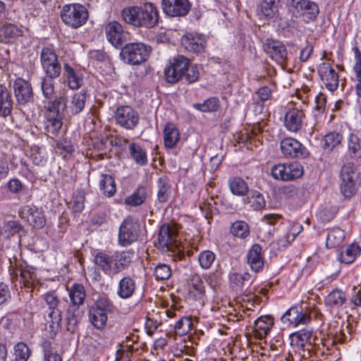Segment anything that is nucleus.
Segmentation results:
<instances>
[{
    "label": "nucleus",
    "instance_id": "f257e3e1",
    "mask_svg": "<svg viewBox=\"0 0 361 361\" xmlns=\"http://www.w3.org/2000/svg\"><path fill=\"white\" fill-rule=\"evenodd\" d=\"M121 16L125 22L138 27H153L159 20L158 11L152 3L125 8Z\"/></svg>",
    "mask_w": 361,
    "mask_h": 361
},
{
    "label": "nucleus",
    "instance_id": "f03ea898",
    "mask_svg": "<svg viewBox=\"0 0 361 361\" xmlns=\"http://www.w3.org/2000/svg\"><path fill=\"white\" fill-rule=\"evenodd\" d=\"M66 107V97L64 94L56 97L46 106L44 130L49 137L56 135L61 128Z\"/></svg>",
    "mask_w": 361,
    "mask_h": 361
},
{
    "label": "nucleus",
    "instance_id": "7ed1b4c3",
    "mask_svg": "<svg viewBox=\"0 0 361 361\" xmlns=\"http://www.w3.org/2000/svg\"><path fill=\"white\" fill-rule=\"evenodd\" d=\"M61 18L67 26L78 29L86 23L89 13L87 8L82 4H67L62 8Z\"/></svg>",
    "mask_w": 361,
    "mask_h": 361
},
{
    "label": "nucleus",
    "instance_id": "20e7f679",
    "mask_svg": "<svg viewBox=\"0 0 361 361\" xmlns=\"http://www.w3.org/2000/svg\"><path fill=\"white\" fill-rule=\"evenodd\" d=\"M112 310L111 302L106 298H100L88 312L89 320L97 329H102L106 324L107 313Z\"/></svg>",
    "mask_w": 361,
    "mask_h": 361
},
{
    "label": "nucleus",
    "instance_id": "39448f33",
    "mask_svg": "<svg viewBox=\"0 0 361 361\" xmlns=\"http://www.w3.org/2000/svg\"><path fill=\"white\" fill-rule=\"evenodd\" d=\"M150 51V47L143 43H129L123 47L121 55L124 61L137 65L147 59Z\"/></svg>",
    "mask_w": 361,
    "mask_h": 361
},
{
    "label": "nucleus",
    "instance_id": "423d86ee",
    "mask_svg": "<svg viewBox=\"0 0 361 361\" xmlns=\"http://www.w3.org/2000/svg\"><path fill=\"white\" fill-rule=\"evenodd\" d=\"M271 174L276 180L290 181L300 178L303 174V167L297 161L278 164L272 166Z\"/></svg>",
    "mask_w": 361,
    "mask_h": 361
},
{
    "label": "nucleus",
    "instance_id": "0eeeda50",
    "mask_svg": "<svg viewBox=\"0 0 361 361\" xmlns=\"http://www.w3.org/2000/svg\"><path fill=\"white\" fill-rule=\"evenodd\" d=\"M340 176L342 194L346 197L353 196L356 192L355 184L358 178V173L354 164L351 163L344 164L341 169Z\"/></svg>",
    "mask_w": 361,
    "mask_h": 361
},
{
    "label": "nucleus",
    "instance_id": "6e6552de",
    "mask_svg": "<svg viewBox=\"0 0 361 361\" xmlns=\"http://www.w3.org/2000/svg\"><path fill=\"white\" fill-rule=\"evenodd\" d=\"M189 59L182 55L173 59L169 65L164 69V76L166 81L174 84L183 78L185 71L188 68Z\"/></svg>",
    "mask_w": 361,
    "mask_h": 361
},
{
    "label": "nucleus",
    "instance_id": "1a4fd4ad",
    "mask_svg": "<svg viewBox=\"0 0 361 361\" xmlns=\"http://www.w3.org/2000/svg\"><path fill=\"white\" fill-rule=\"evenodd\" d=\"M42 67L47 77L58 78L61 72V67L55 51L49 48L44 47L40 54Z\"/></svg>",
    "mask_w": 361,
    "mask_h": 361
},
{
    "label": "nucleus",
    "instance_id": "9d476101",
    "mask_svg": "<svg viewBox=\"0 0 361 361\" xmlns=\"http://www.w3.org/2000/svg\"><path fill=\"white\" fill-rule=\"evenodd\" d=\"M114 118L116 123L126 130H133L140 120L137 112L129 106L118 107L115 111Z\"/></svg>",
    "mask_w": 361,
    "mask_h": 361
},
{
    "label": "nucleus",
    "instance_id": "9b49d317",
    "mask_svg": "<svg viewBox=\"0 0 361 361\" xmlns=\"http://www.w3.org/2000/svg\"><path fill=\"white\" fill-rule=\"evenodd\" d=\"M140 226L137 221L130 217L126 218L119 228L118 242L127 246L135 242L139 236Z\"/></svg>",
    "mask_w": 361,
    "mask_h": 361
},
{
    "label": "nucleus",
    "instance_id": "f8f14e48",
    "mask_svg": "<svg viewBox=\"0 0 361 361\" xmlns=\"http://www.w3.org/2000/svg\"><path fill=\"white\" fill-rule=\"evenodd\" d=\"M281 153L286 158L304 159L309 152L298 140L287 137L283 138L280 143Z\"/></svg>",
    "mask_w": 361,
    "mask_h": 361
},
{
    "label": "nucleus",
    "instance_id": "ddd939ff",
    "mask_svg": "<svg viewBox=\"0 0 361 361\" xmlns=\"http://www.w3.org/2000/svg\"><path fill=\"white\" fill-rule=\"evenodd\" d=\"M283 324L296 327L300 324H307L311 321V317L306 312H303L301 305H294L289 308L281 317Z\"/></svg>",
    "mask_w": 361,
    "mask_h": 361
},
{
    "label": "nucleus",
    "instance_id": "4468645a",
    "mask_svg": "<svg viewBox=\"0 0 361 361\" xmlns=\"http://www.w3.org/2000/svg\"><path fill=\"white\" fill-rule=\"evenodd\" d=\"M13 91L18 104L25 106L32 102L33 90L28 81L23 78H17L13 83Z\"/></svg>",
    "mask_w": 361,
    "mask_h": 361
},
{
    "label": "nucleus",
    "instance_id": "2eb2a0df",
    "mask_svg": "<svg viewBox=\"0 0 361 361\" xmlns=\"http://www.w3.org/2000/svg\"><path fill=\"white\" fill-rule=\"evenodd\" d=\"M20 216L32 227L42 228L46 224V219L42 209L35 206L26 205L20 211Z\"/></svg>",
    "mask_w": 361,
    "mask_h": 361
},
{
    "label": "nucleus",
    "instance_id": "dca6fc26",
    "mask_svg": "<svg viewBox=\"0 0 361 361\" xmlns=\"http://www.w3.org/2000/svg\"><path fill=\"white\" fill-rule=\"evenodd\" d=\"M318 73L321 80L330 90L334 91L338 86V75L329 62H323L318 67Z\"/></svg>",
    "mask_w": 361,
    "mask_h": 361
},
{
    "label": "nucleus",
    "instance_id": "f3484780",
    "mask_svg": "<svg viewBox=\"0 0 361 361\" xmlns=\"http://www.w3.org/2000/svg\"><path fill=\"white\" fill-rule=\"evenodd\" d=\"M265 51L278 63L283 65L287 60L286 47L279 41L267 39L264 45Z\"/></svg>",
    "mask_w": 361,
    "mask_h": 361
},
{
    "label": "nucleus",
    "instance_id": "a211bd4d",
    "mask_svg": "<svg viewBox=\"0 0 361 361\" xmlns=\"http://www.w3.org/2000/svg\"><path fill=\"white\" fill-rule=\"evenodd\" d=\"M178 231L175 226L164 224L161 226L158 235L159 248L164 250H169L172 248L176 241Z\"/></svg>",
    "mask_w": 361,
    "mask_h": 361
},
{
    "label": "nucleus",
    "instance_id": "6ab92c4d",
    "mask_svg": "<svg viewBox=\"0 0 361 361\" xmlns=\"http://www.w3.org/2000/svg\"><path fill=\"white\" fill-rule=\"evenodd\" d=\"M163 10L172 17L184 16L190 10L188 0H163Z\"/></svg>",
    "mask_w": 361,
    "mask_h": 361
},
{
    "label": "nucleus",
    "instance_id": "aec40b11",
    "mask_svg": "<svg viewBox=\"0 0 361 361\" xmlns=\"http://www.w3.org/2000/svg\"><path fill=\"white\" fill-rule=\"evenodd\" d=\"M304 117L305 114L302 110L298 108L289 109L284 116V126L288 131L297 133L302 126Z\"/></svg>",
    "mask_w": 361,
    "mask_h": 361
},
{
    "label": "nucleus",
    "instance_id": "412c9836",
    "mask_svg": "<svg viewBox=\"0 0 361 361\" xmlns=\"http://www.w3.org/2000/svg\"><path fill=\"white\" fill-rule=\"evenodd\" d=\"M181 44L189 51L200 53L204 50V37L197 33H187L181 38Z\"/></svg>",
    "mask_w": 361,
    "mask_h": 361
},
{
    "label": "nucleus",
    "instance_id": "4be33fe9",
    "mask_svg": "<svg viewBox=\"0 0 361 361\" xmlns=\"http://www.w3.org/2000/svg\"><path fill=\"white\" fill-rule=\"evenodd\" d=\"M94 263L105 274L110 276L116 275L114 255H109L104 252H97L94 256Z\"/></svg>",
    "mask_w": 361,
    "mask_h": 361
},
{
    "label": "nucleus",
    "instance_id": "5701e85b",
    "mask_svg": "<svg viewBox=\"0 0 361 361\" xmlns=\"http://www.w3.org/2000/svg\"><path fill=\"white\" fill-rule=\"evenodd\" d=\"M247 262L252 271L258 273L264 268V260L262 255V247L259 244L253 245L247 255Z\"/></svg>",
    "mask_w": 361,
    "mask_h": 361
},
{
    "label": "nucleus",
    "instance_id": "b1692460",
    "mask_svg": "<svg viewBox=\"0 0 361 361\" xmlns=\"http://www.w3.org/2000/svg\"><path fill=\"white\" fill-rule=\"evenodd\" d=\"M105 33L108 41L114 47L122 44L123 39V29L122 25L116 22L112 21L105 26Z\"/></svg>",
    "mask_w": 361,
    "mask_h": 361
},
{
    "label": "nucleus",
    "instance_id": "393cba45",
    "mask_svg": "<svg viewBox=\"0 0 361 361\" xmlns=\"http://www.w3.org/2000/svg\"><path fill=\"white\" fill-rule=\"evenodd\" d=\"M312 334V329L305 327L290 335V344L295 351L303 350Z\"/></svg>",
    "mask_w": 361,
    "mask_h": 361
},
{
    "label": "nucleus",
    "instance_id": "a878e982",
    "mask_svg": "<svg viewBox=\"0 0 361 361\" xmlns=\"http://www.w3.org/2000/svg\"><path fill=\"white\" fill-rule=\"evenodd\" d=\"M274 325V319L269 315L259 317L254 325L255 336L258 338H265Z\"/></svg>",
    "mask_w": 361,
    "mask_h": 361
},
{
    "label": "nucleus",
    "instance_id": "bb28decb",
    "mask_svg": "<svg viewBox=\"0 0 361 361\" xmlns=\"http://www.w3.org/2000/svg\"><path fill=\"white\" fill-rule=\"evenodd\" d=\"M17 279L25 287L32 288L37 281L35 268L30 266L22 267L16 271Z\"/></svg>",
    "mask_w": 361,
    "mask_h": 361
},
{
    "label": "nucleus",
    "instance_id": "cd10ccee",
    "mask_svg": "<svg viewBox=\"0 0 361 361\" xmlns=\"http://www.w3.org/2000/svg\"><path fill=\"white\" fill-rule=\"evenodd\" d=\"M87 96L85 92H80L75 93L72 98L71 103L68 104L66 100V107L65 111L71 115L78 114L82 111L85 105Z\"/></svg>",
    "mask_w": 361,
    "mask_h": 361
},
{
    "label": "nucleus",
    "instance_id": "c85d7f7f",
    "mask_svg": "<svg viewBox=\"0 0 361 361\" xmlns=\"http://www.w3.org/2000/svg\"><path fill=\"white\" fill-rule=\"evenodd\" d=\"M180 139V133L172 123H168L164 128V142L167 148H173Z\"/></svg>",
    "mask_w": 361,
    "mask_h": 361
},
{
    "label": "nucleus",
    "instance_id": "c756f323",
    "mask_svg": "<svg viewBox=\"0 0 361 361\" xmlns=\"http://www.w3.org/2000/svg\"><path fill=\"white\" fill-rule=\"evenodd\" d=\"M13 104L10 92L5 86L0 85V116L6 117L10 115Z\"/></svg>",
    "mask_w": 361,
    "mask_h": 361
},
{
    "label": "nucleus",
    "instance_id": "7c9ffc66",
    "mask_svg": "<svg viewBox=\"0 0 361 361\" xmlns=\"http://www.w3.org/2000/svg\"><path fill=\"white\" fill-rule=\"evenodd\" d=\"M135 288V281L130 276H126L118 283L117 294L121 298L127 299L133 295Z\"/></svg>",
    "mask_w": 361,
    "mask_h": 361
},
{
    "label": "nucleus",
    "instance_id": "2f4dec72",
    "mask_svg": "<svg viewBox=\"0 0 361 361\" xmlns=\"http://www.w3.org/2000/svg\"><path fill=\"white\" fill-rule=\"evenodd\" d=\"M281 6V0H262L259 5L262 14L267 18L276 17Z\"/></svg>",
    "mask_w": 361,
    "mask_h": 361
},
{
    "label": "nucleus",
    "instance_id": "473e14b6",
    "mask_svg": "<svg viewBox=\"0 0 361 361\" xmlns=\"http://www.w3.org/2000/svg\"><path fill=\"white\" fill-rule=\"evenodd\" d=\"M133 256V252L130 251L116 252L114 254L116 275L129 265Z\"/></svg>",
    "mask_w": 361,
    "mask_h": 361
},
{
    "label": "nucleus",
    "instance_id": "72a5a7b5",
    "mask_svg": "<svg viewBox=\"0 0 361 361\" xmlns=\"http://www.w3.org/2000/svg\"><path fill=\"white\" fill-rule=\"evenodd\" d=\"M229 281L231 287L236 290H239L251 283V276L247 272L243 274L232 272L229 275Z\"/></svg>",
    "mask_w": 361,
    "mask_h": 361
},
{
    "label": "nucleus",
    "instance_id": "f704fd0d",
    "mask_svg": "<svg viewBox=\"0 0 361 361\" xmlns=\"http://www.w3.org/2000/svg\"><path fill=\"white\" fill-rule=\"evenodd\" d=\"M130 158L138 165L145 166L147 164L146 151L137 143L133 142L129 145Z\"/></svg>",
    "mask_w": 361,
    "mask_h": 361
},
{
    "label": "nucleus",
    "instance_id": "c9c22d12",
    "mask_svg": "<svg viewBox=\"0 0 361 361\" xmlns=\"http://www.w3.org/2000/svg\"><path fill=\"white\" fill-rule=\"evenodd\" d=\"M345 301V293L339 289L333 290L325 298L326 305L335 308L341 307Z\"/></svg>",
    "mask_w": 361,
    "mask_h": 361
},
{
    "label": "nucleus",
    "instance_id": "e433bc0d",
    "mask_svg": "<svg viewBox=\"0 0 361 361\" xmlns=\"http://www.w3.org/2000/svg\"><path fill=\"white\" fill-rule=\"evenodd\" d=\"M345 239V231L340 228H331L327 235L326 245L329 248L338 247Z\"/></svg>",
    "mask_w": 361,
    "mask_h": 361
},
{
    "label": "nucleus",
    "instance_id": "4c0bfd02",
    "mask_svg": "<svg viewBox=\"0 0 361 361\" xmlns=\"http://www.w3.org/2000/svg\"><path fill=\"white\" fill-rule=\"evenodd\" d=\"M147 198V190L145 187H138L130 195L125 198L126 205L137 207L143 204Z\"/></svg>",
    "mask_w": 361,
    "mask_h": 361
},
{
    "label": "nucleus",
    "instance_id": "58836bf2",
    "mask_svg": "<svg viewBox=\"0 0 361 361\" xmlns=\"http://www.w3.org/2000/svg\"><path fill=\"white\" fill-rule=\"evenodd\" d=\"M157 198L160 202H166L171 192V185L168 178L160 177L157 182Z\"/></svg>",
    "mask_w": 361,
    "mask_h": 361
},
{
    "label": "nucleus",
    "instance_id": "ea45409f",
    "mask_svg": "<svg viewBox=\"0 0 361 361\" xmlns=\"http://www.w3.org/2000/svg\"><path fill=\"white\" fill-rule=\"evenodd\" d=\"M99 188L106 197H112L116 191V185L113 177L109 174H102L99 180Z\"/></svg>",
    "mask_w": 361,
    "mask_h": 361
},
{
    "label": "nucleus",
    "instance_id": "a19ab883",
    "mask_svg": "<svg viewBox=\"0 0 361 361\" xmlns=\"http://www.w3.org/2000/svg\"><path fill=\"white\" fill-rule=\"evenodd\" d=\"M245 202L248 204L250 207L255 211H260L265 207L266 201L264 195L259 191L253 190L247 196Z\"/></svg>",
    "mask_w": 361,
    "mask_h": 361
},
{
    "label": "nucleus",
    "instance_id": "79ce46f5",
    "mask_svg": "<svg viewBox=\"0 0 361 361\" xmlns=\"http://www.w3.org/2000/svg\"><path fill=\"white\" fill-rule=\"evenodd\" d=\"M361 252V248L355 245L351 244L348 246L345 250L341 252L339 255V260L341 262L348 264L353 263L356 259L357 256Z\"/></svg>",
    "mask_w": 361,
    "mask_h": 361
},
{
    "label": "nucleus",
    "instance_id": "37998d69",
    "mask_svg": "<svg viewBox=\"0 0 361 361\" xmlns=\"http://www.w3.org/2000/svg\"><path fill=\"white\" fill-rule=\"evenodd\" d=\"M342 135L336 132H331L326 134L322 140V147L327 152H331L334 148L341 145Z\"/></svg>",
    "mask_w": 361,
    "mask_h": 361
},
{
    "label": "nucleus",
    "instance_id": "c03bdc74",
    "mask_svg": "<svg viewBox=\"0 0 361 361\" xmlns=\"http://www.w3.org/2000/svg\"><path fill=\"white\" fill-rule=\"evenodd\" d=\"M352 81L354 83L356 95L361 98V56L358 51L353 68Z\"/></svg>",
    "mask_w": 361,
    "mask_h": 361
},
{
    "label": "nucleus",
    "instance_id": "a18cd8bd",
    "mask_svg": "<svg viewBox=\"0 0 361 361\" xmlns=\"http://www.w3.org/2000/svg\"><path fill=\"white\" fill-rule=\"evenodd\" d=\"M228 184L231 192L235 195L244 196L248 191L247 183L240 177L231 178Z\"/></svg>",
    "mask_w": 361,
    "mask_h": 361
},
{
    "label": "nucleus",
    "instance_id": "49530a36",
    "mask_svg": "<svg viewBox=\"0 0 361 361\" xmlns=\"http://www.w3.org/2000/svg\"><path fill=\"white\" fill-rule=\"evenodd\" d=\"M83 311L81 310L78 305H71L66 313V319L68 322V329L74 327L82 319Z\"/></svg>",
    "mask_w": 361,
    "mask_h": 361
},
{
    "label": "nucleus",
    "instance_id": "de8ad7c7",
    "mask_svg": "<svg viewBox=\"0 0 361 361\" xmlns=\"http://www.w3.org/2000/svg\"><path fill=\"white\" fill-rule=\"evenodd\" d=\"M72 305H81L84 302L85 292L82 286L75 284L69 292Z\"/></svg>",
    "mask_w": 361,
    "mask_h": 361
},
{
    "label": "nucleus",
    "instance_id": "09e8293b",
    "mask_svg": "<svg viewBox=\"0 0 361 361\" xmlns=\"http://www.w3.org/2000/svg\"><path fill=\"white\" fill-rule=\"evenodd\" d=\"M43 299L50 310L48 315H51V314L55 312L61 314V310L58 308L59 304V297L55 291L46 293L43 295Z\"/></svg>",
    "mask_w": 361,
    "mask_h": 361
},
{
    "label": "nucleus",
    "instance_id": "8fccbe9b",
    "mask_svg": "<svg viewBox=\"0 0 361 361\" xmlns=\"http://www.w3.org/2000/svg\"><path fill=\"white\" fill-rule=\"evenodd\" d=\"M63 68L64 73L67 76L69 87L73 90L78 89L81 85V79L69 64L65 63Z\"/></svg>",
    "mask_w": 361,
    "mask_h": 361
},
{
    "label": "nucleus",
    "instance_id": "3c124183",
    "mask_svg": "<svg viewBox=\"0 0 361 361\" xmlns=\"http://www.w3.org/2000/svg\"><path fill=\"white\" fill-rule=\"evenodd\" d=\"M231 233L235 237L245 238L250 234L248 224L244 221H237L232 224Z\"/></svg>",
    "mask_w": 361,
    "mask_h": 361
},
{
    "label": "nucleus",
    "instance_id": "603ef678",
    "mask_svg": "<svg viewBox=\"0 0 361 361\" xmlns=\"http://www.w3.org/2000/svg\"><path fill=\"white\" fill-rule=\"evenodd\" d=\"M23 31L16 25L8 24L0 29V36L4 37L6 42H10L14 37L21 35Z\"/></svg>",
    "mask_w": 361,
    "mask_h": 361
},
{
    "label": "nucleus",
    "instance_id": "864d4df0",
    "mask_svg": "<svg viewBox=\"0 0 361 361\" xmlns=\"http://www.w3.org/2000/svg\"><path fill=\"white\" fill-rule=\"evenodd\" d=\"M22 230V226L16 221H8L5 222L2 227H0V235H5L6 238H11Z\"/></svg>",
    "mask_w": 361,
    "mask_h": 361
},
{
    "label": "nucleus",
    "instance_id": "5fc2aeb1",
    "mask_svg": "<svg viewBox=\"0 0 361 361\" xmlns=\"http://www.w3.org/2000/svg\"><path fill=\"white\" fill-rule=\"evenodd\" d=\"M192 320L190 317H182L174 326V332L176 335L182 336L186 335L191 329Z\"/></svg>",
    "mask_w": 361,
    "mask_h": 361
},
{
    "label": "nucleus",
    "instance_id": "6e6d98bb",
    "mask_svg": "<svg viewBox=\"0 0 361 361\" xmlns=\"http://www.w3.org/2000/svg\"><path fill=\"white\" fill-rule=\"evenodd\" d=\"M172 271L169 265L158 264L154 268V276L157 281H165L171 276Z\"/></svg>",
    "mask_w": 361,
    "mask_h": 361
},
{
    "label": "nucleus",
    "instance_id": "4d7b16f0",
    "mask_svg": "<svg viewBox=\"0 0 361 361\" xmlns=\"http://www.w3.org/2000/svg\"><path fill=\"white\" fill-rule=\"evenodd\" d=\"M47 324L50 331V336L54 337L56 335L60 329L61 322V314L57 312H53L51 315H48Z\"/></svg>",
    "mask_w": 361,
    "mask_h": 361
},
{
    "label": "nucleus",
    "instance_id": "13d9d810",
    "mask_svg": "<svg viewBox=\"0 0 361 361\" xmlns=\"http://www.w3.org/2000/svg\"><path fill=\"white\" fill-rule=\"evenodd\" d=\"M14 350L16 361H27L30 355V352L27 345L23 342L17 343L15 346Z\"/></svg>",
    "mask_w": 361,
    "mask_h": 361
},
{
    "label": "nucleus",
    "instance_id": "bf43d9fd",
    "mask_svg": "<svg viewBox=\"0 0 361 361\" xmlns=\"http://www.w3.org/2000/svg\"><path fill=\"white\" fill-rule=\"evenodd\" d=\"M42 348L44 352V361H61V357L53 350L49 341H44L42 343Z\"/></svg>",
    "mask_w": 361,
    "mask_h": 361
},
{
    "label": "nucleus",
    "instance_id": "052dcab7",
    "mask_svg": "<svg viewBox=\"0 0 361 361\" xmlns=\"http://www.w3.org/2000/svg\"><path fill=\"white\" fill-rule=\"evenodd\" d=\"M301 14L307 18V20H312L317 16L319 13V8L316 4L307 1L305 6L300 11Z\"/></svg>",
    "mask_w": 361,
    "mask_h": 361
},
{
    "label": "nucleus",
    "instance_id": "680f3d73",
    "mask_svg": "<svg viewBox=\"0 0 361 361\" xmlns=\"http://www.w3.org/2000/svg\"><path fill=\"white\" fill-rule=\"evenodd\" d=\"M194 107L203 112L216 111L219 108V101L215 98H210L202 104H195Z\"/></svg>",
    "mask_w": 361,
    "mask_h": 361
},
{
    "label": "nucleus",
    "instance_id": "e2e57ef3",
    "mask_svg": "<svg viewBox=\"0 0 361 361\" xmlns=\"http://www.w3.org/2000/svg\"><path fill=\"white\" fill-rule=\"evenodd\" d=\"M303 228L302 225L298 223H294L290 225L288 231L284 236L285 241L286 243H283V240H280L281 243H283V246L287 245L294 240L295 237L302 231Z\"/></svg>",
    "mask_w": 361,
    "mask_h": 361
},
{
    "label": "nucleus",
    "instance_id": "0e129e2a",
    "mask_svg": "<svg viewBox=\"0 0 361 361\" xmlns=\"http://www.w3.org/2000/svg\"><path fill=\"white\" fill-rule=\"evenodd\" d=\"M55 78L47 77L43 78L41 81V88L44 97L49 99L54 93V82Z\"/></svg>",
    "mask_w": 361,
    "mask_h": 361
},
{
    "label": "nucleus",
    "instance_id": "69168bd1",
    "mask_svg": "<svg viewBox=\"0 0 361 361\" xmlns=\"http://www.w3.org/2000/svg\"><path fill=\"white\" fill-rule=\"evenodd\" d=\"M199 262L202 268L209 269L215 259V255L210 250H204L199 255Z\"/></svg>",
    "mask_w": 361,
    "mask_h": 361
},
{
    "label": "nucleus",
    "instance_id": "338daca9",
    "mask_svg": "<svg viewBox=\"0 0 361 361\" xmlns=\"http://www.w3.org/2000/svg\"><path fill=\"white\" fill-rule=\"evenodd\" d=\"M348 149L354 156H360L361 154V146L360 139L354 134H350L348 137Z\"/></svg>",
    "mask_w": 361,
    "mask_h": 361
},
{
    "label": "nucleus",
    "instance_id": "774afa93",
    "mask_svg": "<svg viewBox=\"0 0 361 361\" xmlns=\"http://www.w3.org/2000/svg\"><path fill=\"white\" fill-rule=\"evenodd\" d=\"M133 353L132 345H123L117 350L116 361H130Z\"/></svg>",
    "mask_w": 361,
    "mask_h": 361
}]
</instances>
